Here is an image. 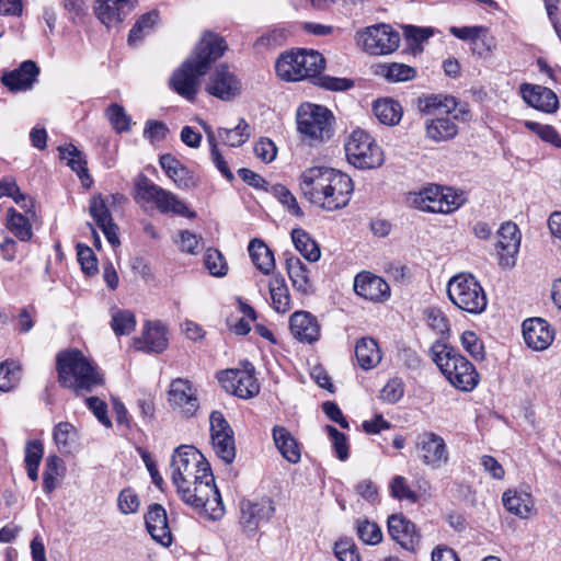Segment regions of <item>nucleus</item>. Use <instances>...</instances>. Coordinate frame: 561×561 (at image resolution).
Wrapping results in <instances>:
<instances>
[{
	"label": "nucleus",
	"instance_id": "64",
	"mask_svg": "<svg viewBox=\"0 0 561 561\" xmlns=\"http://www.w3.org/2000/svg\"><path fill=\"white\" fill-rule=\"evenodd\" d=\"M85 404L102 425L105 427L112 426V422L107 416V405L103 400L98 397H89L85 399Z\"/></svg>",
	"mask_w": 561,
	"mask_h": 561
},
{
	"label": "nucleus",
	"instance_id": "56",
	"mask_svg": "<svg viewBox=\"0 0 561 561\" xmlns=\"http://www.w3.org/2000/svg\"><path fill=\"white\" fill-rule=\"evenodd\" d=\"M274 193H275L277 199L279 201V203L284 207H286L288 213H290L291 215H294L296 217L304 216V211L299 207L296 197L291 194V192L287 187H285L284 185H276L274 187Z\"/></svg>",
	"mask_w": 561,
	"mask_h": 561
},
{
	"label": "nucleus",
	"instance_id": "49",
	"mask_svg": "<svg viewBox=\"0 0 561 561\" xmlns=\"http://www.w3.org/2000/svg\"><path fill=\"white\" fill-rule=\"evenodd\" d=\"M20 378L21 368L19 364L13 360L0 364V391H11L18 386Z\"/></svg>",
	"mask_w": 561,
	"mask_h": 561
},
{
	"label": "nucleus",
	"instance_id": "21",
	"mask_svg": "<svg viewBox=\"0 0 561 561\" xmlns=\"http://www.w3.org/2000/svg\"><path fill=\"white\" fill-rule=\"evenodd\" d=\"M388 533L390 537L403 549L414 552L421 542V535L416 526L402 514L388 517Z\"/></svg>",
	"mask_w": 561,
	"mask_h": 561
},
{
	"label": "nucleus",
	"instance_id": "6",
	"mask_svg": "<svg viewBox=\"0 0 561 561\" xmlns=\"http://www.w3.org/2000/svg\"><path fill=\"white\" fill-rule=\"evenodd\" d=\"M457 100L448 95H431L420 101V108L427 115L434 117L427 118L424 123L425 137L434 142L448 141L458 134V126L455 119Z\"/></svg>",
	"mask_w": 561,
	"mask_h": 561
},
{
	"label": "nucleus",
	"instance_id": "12",
	"mask_svg": "<svg viewBox=\"0 0 561 561\" xmlns=\"http://www.w3.org/2000/svg\"><path fill=\"white\" fill-rule=\"evenodd\" d=\"M415 203L428 213L449 214L465 203V197L450 187L430 186L419 193Z\"/></svg>",
	"mask_w": 561,
	"mask_h": 561
},
{
	"label": "nucleus",
	"instance_id": "50",
	"mask_svg": "<svg viewBox=\"0 0 561 561\" xmlns=\"http://www.w3.org/2000/svg\"><path fill=\"white\" fill-rule=\"evenodd\" d=\"M380 73L390 82L408 81L415 77L414 68L404 64H388L380 66Z\"/></svg>",
	"mask_w": 561,
	"mask_h": 561
},
{
	"label": "nucleus",
	"instance_id": "16",
	"mask_svg": "<svg viewBox=\"0 0 561 561\" xmlns=\"http://www.w3.org/2000/svg\"><path fill=\"white\" fill-rule=\"evenodd\" d=\"M353 191L352 179L347 174L335 170L331 184L321 196L318 206L328 211L342 209L348 205Z\"/></svg>",
	"mask_w": 561,
	"mask_h": 561
},
{
	"label": "nucleus",
	"instance_id": "9",
	"mask_svg": "<svg viewBox=\"0 0 561 561\" xmlns=\"http://www.w3.org/2000/svg\"><path fill=\"white\" fill-rule=\"evenodd\" d=\"M135 201L138 204H153L161 214H174L186 218L196 216V213L175 194L154 184L146 176L136 183Z\"/></svg>",
	"mask_w": 561,
	"mask_h": 561
},
{
	"label": "nucleus",
	"instance_id": "15",
	"mask_svg": "<svg viewBox=\"0 0 561 561\" xmlns=\"http://www.w3.org/2000/svg\"><path fill=\"white\" fill-rule=\"evenodd\" d=\"M416 450L422 463L433 470L440 469L449 462L447 444L434 432H424L417 437Z\"/></svg>",
	"mask_w": 561,
	"mask_h": 561
},
{
	"label": "nucleus",
	"instance_id": "47",
	"mask_svg": "<svg viewBox=\"0 0 561 561\" xmlns=\"http://www.w3.org/2000/svg\"><path fill=\"white\" fill-rule=\"evenodd\" d=\"M105 116L116 133L122 134L130 130L131 117L122 105L112 103L106 108Z\"/></svg>",
	"mask_w": 561,
	"mask_h": 561
},
{
	"label": "nucleus",
	"instance_id": "44",
	"mask_svg": "<svg viewBox=\"0 0 561 561\" xmlns=\"http://www.w3.org/2000/svg\"><path fill=\"white\" fill-rule=\"evenodd\" d=\"M5 227L22 242L30 241L33 237L28 218L18 213L13 207L8 209Z\"/></svg>",
	"mask_w": 561,
	"mask_h": 561
},
{
	"label": "nucleus",
	"instance_id": "17",
	"mask_svg": "<svg viewBox=\"0 0 561 561\" xmlns=\"http://www.w3.org/2000/svg\"><path fill=\"white\" fill-rule=\"evenodd\" d=\"M169 402L185 419L195 416L199 410L197 389L187 379L178 378L171 382Z\"/></svg>",
	"mask_w": 561,
	"mask_h": 561
},
{
	"label": "nucleus",
	"instance_id": "37",
	"mask_svg": "<svg viewBox=\"0 0 561 561\" xmlns=\"http://www.w3.org/2000/svg\"><path fill=\"white\" fill-rule=\"evenodd\" d=\"M355 356L358 365L365 370L374 368L381 360L379 346L371 337H362L356 342Z\"/></svg>",
	"mask_w": 561,
	"mask_h": 561
},
{
	"label": "nucleus",
	"instance_id": "62",
	"mask_svg": "<svg viewBox=\"0 0 561 561\" xmlns=\"http://www.w3.org/2000/svg\"><path fill=\"white\" fill-rule=\"evenodd\" d=\"M403 392V382L398 378H393L383 386L380 391V398L388 403H396L402 398Z\"/></svg>",
	"mask_w": 561,
	"mask_h": 561
},
{
	"label": "nucleus",
	"instance_id": "2",
	"mask_svg": "<svg viewBox=\"0 0 561 561\" xmlns=\"http://www.w3.org/2000/svg\"><path fill=\"white\" fill-rule=\"evenodd\" d=\"M324 66L325 60L320 53L299 48L280 54L275 62V71L279 79L288 82L310 79L331 91H346L353 88L354 83L350 79L322 76Z\"/></svg>",
	"mask_w": 561,
	"mask_h": 561
},
{
	"label": "nucleus",
	"instance_id": "55",
	"mask_svg": "<svg viewBox=\"0 0 561 561\" xmlns=\"http://www.w3.org/2000/svg\"><path fill=\"white\" fill-rule=\"evenodd\" d=\"M77 256L84 274L94 275L98 273V260L91 248L85 244L78 243Z\"/></svg>",
	"mask_w": 561,
	"mask_h": 561
},
{
	"label": "nucleus",
	"instance_id": "11",
	"mask_svg": "<svg viewBox=\"0 0 561 561\" xmlns=\"http://www.w3.org/2000/svg\"><path fill=\"white\" fill-rule=\"evenodd\" d=\"M357 42L370 55H388L398 49L400 34L389 24L380 23L358 32Z\"/></svg>",
	"mask_w": 561,
	"mask_h": 561
},
{
	"label": "nucleus",
	"instance_id": "61",
	"mask_svg": "<svg viewBox=\"0 0 561 561\" xmlns=\"http://www.w3.org/2000/svg\"><path fill=\"white\" fill-rule=\"evenodd\" d=\"M118 510L127 515L138 511L140 502L138 495L130 489L123 490L117 499Z\"/></svg>",
	"mask_w": 561,
	"mask_h": 561
},
{
	"label": "nucleus",
	"instance_id": "13",
	"mask_svg": "<svg viewBox=\"0 0 561 561\" xmlns=\"http://www.w3.org/2000/svg\"><path fill=\"white\" fill-rule=\"evenodd\" d=\"M210 440L215 455L226 465L236 458L234 433L220 411H213L209 415Z\"/></svg>",
	"mask_w": 561,
	"mask_h": 561
},
{
	"label": "nucleus",
	"instance_id": "39",
	"mask_svg": "<svg viewBox=\"0 0 561 561\" xmlns=\"http://www.w3.org/2000/svg\"><path fill=\"white\" fill-rule=\"evenodd\" d=\"M60 159L67 161V165L78 174L84 184L85 180H90L87 169L85 156L72 144L58 147Z\"/></svg>",
	"mask_w": 561,
	"mask_h": 561
},
{
	"label": "nucleus",
	"instance_id": "34",
	"mask_svg": "<svg viewBox=\"0 0 561 561\" xmlns=\"http://www.w3.org/2000/svg\"><path fill=\"white\" fill-rule=\"evenodd\" d=\"M160 165L178 187L186 190L195 186L196 182L190 170L172 154L161 156Z\"/></svg>",
	"mask_w": 561,
	"mask_h": 561
},
{
	"label": "nucleus",
	"instance_id": "24",
	"mask_svg": "<svg viewBox=\"0 0 561 561\" xmlns=\"http://www.w3.org/2000/svg\"><path fill=\"white\" fill-rule=\"evenodd\" d=\"M519 90L523 100L529 106L548 114L558 111L559 99L551 89L538 84L523 83Z\"/></svg>",
	"mask_w": 561,
	"mask_h": 561
},
{
	"label": "nucleus",
	"instance_id": "43",
	"mask_svg": "<svg viewBox=\"0 0 561 561\" xmlns=\"http://www.w3.org/2000/svg\"><path fill=\"white\" fill-rule=\"evenodd\" d=\"M158 13L156 11L142 14L129 31L127 42L130 46H138L142 39L149 35L158 23Z\"/></svg>",
	"mask_w": 561,
	"mask_h": 561
},
{
	"label": "nucleus",
	"instance_id": "53",
	"mask_svg": "<svg viewBox=\"0 0 561 561\" xmlns=\"http://www.w3.org/2000/svg\"><path fill=\"white\" fill-rule=\"evenodd\" d=\"M206 268L213 276L222 277L228 272V266L222 254L216 249H208L204 255Z\"/></svg>",
	"mask_w": 561,
	"mask_h": 561
},
{
	"label": "nucleus",
	"instance_id": "19",
	"mask_svg": "<svg viewBox=\"0 0 561 561\" xmlns=\"http://www.w3.org/2000/svg\"><path fill=\"white\" fill-rule=\"evenodd\" d=\"M240 524L247 533H255L261 524L267 523L275 514L274 501L261 497L257 501L243 500L240 503Z\"/></svg>",
	"mask_w": 561,
	"mask_h": 561
},
{
	"label": "nucleus",
	"instance_id": "51",
	"mask_svg": "<svg viewBox=\"0 0 561 561\" xmlns=\"http://www.w3.org/2000/svg\"><path fill=\"white\" fill-rule=\"evenodd\" d=\"M356 533L358 538L367 545H377L382 540L381 528L368 519H358L356 522Z\"/></svg>",
	"mask_w": 561,
	"mask_h": 561
},
{
	"label": "nucleus",
	"instance_id": "14",
	"mask_svg": "<svg viewBox=\"0 0 561 561\" xmlns=\"http://www.w3.org/2000/svg\"><path fill=\"white\" fill-rule=\"evenodd\" d=\"M218 381L222 388L241 399L255 397L260 391L259 382L254 376V368L248 364L243 369H226L218 374Z\"/></svg>",
	"mask_w": 561,
	"mask_h": 561
},
{
	"label": "nucleus",
	"instance_id": "29",
	"mask_svg": "<svg viewBox=\"0 0 561 561\" xmlns=\"http://www.w3.org/2000/svg\"><path fill=\"white\" fill-rule=\"evenodd\" d=\"M89 211L91 217L102 230L105 238L112 245L119 244L117 236V226L114 224L112 215L108 210L106 201L102 195H95L90 199Z\"/></svg>",
	"mask_w": 561,
	"mask_h": 561
},
{
	"label": "nucleus",
	"instance_id": "52",
	"mask_svg": "<svg viewBox=\"0 0 561 561\" xmlns=\"http://www.w3.org/2000/svg\"><path fill=\"white\" fill-rule=\"evenodd\" d=\"M525 127L537 134L543 141L549 142L557 148H561V136L553 126L526 121Z\"/></svg>",
	"mask_w": 561,
	"mask_h": 561
},
{
	"label": "nucleus",
	"instance_id": "33",
	"mask_svg": "<svg viewBox=\"0 0 561 561\" xmlns=\"http://www.w3.org/2000/svg\"><path fill=\"white\" fill-rule=\"evenodd\" d=\"M505 510L522 519L528 518L535 503L530 493L516 489L506 490L502 495Z\"/></svg>",
	"mask_w": 561,
	"mask_h": 561
},
{
	"label": "nucleus",
	"instance_id": "41",
	"mask_svg": "<svg viewBox=\"0 0 561 561\" xmlns=\"http://www.w3.org/2000/svg\"><path fill=\"white\" fill-rule=\"evenodd\" d=\"M271 305L278 313H286L291 309L289 289L283 277H273L270 280Z\"/></svg>",
	"mask_w": 561,
	"mask_h": 561
},
{
	"label": "nucleus",
	"instance_id": "35",
	"mask_svg": "<svg viewBox=\"0 0 561 561\" xmlns=\"http://www.w3.org/2000/svg\"><path fill=\"white\" fill-rule=\"evenodd\" d=\"M286 270L293 287L302 295L312 293V283L310 279V271L306 264L297 256L286 259Z\"/></svg>",
	"mask_w": 561,
	"mask_h": 561
},
{
	"label": "nucleus",
	"instance_id": "42",
	"mask_svg": "<svg viewBox=\"0 0 561 561\" xmlns=\"http://www.w3.org/2000/svg\"><path fill=\"white\" fill-rule=\"evenodd\" d=\"M373 111L380 123L389 126L397 125L402 117L400 103L391 99L376 101Z\"/></svg>",
	"mask_w": 561,
	"mask_h": 561
},
{
	"label": "nucleus",
	"instance_id": "18",
	"mask_svg": "<svg viewBox=\"0 0 561 561\" xmlns=\"http://www.w3.org/2000/svg\"><path fill=\"white\" fill-rule=\"evenodd\" d=\"M335 169L327 167H312L300 175L299 187L301 194L313 205L320 203L321 196L331 184Z\"/></svg>",
	"mask_w": 561,
	"mask_h": 561
},
{
	"label": "nucleus",
	"instance_id": "30",
	"mask_svg": "<svg viewBox=\"0 0 561 561\" xmlns=\"http://www.w3.org/2000/svg\"><path fill=\"white\" fill-rule=\"evenodd\" d=\"M38 73L37 65L32 60H25L19 68L5 72L1 81L10 91H25L32 88Z\"/></svg>",
	"mask_w": 561,
	"mask_h": 561
},
{
	"label": "nucleus",
	"instance_id": "1",
	"mask_svg": "<svg viewBox=\"0 0 561 561\" xmlns=\"http://www.w3.org/2000/svg\"><path fill=\"white\" fill-rule=\"evenodd\" d=\"M171 479L181 500L198 514L216 520L225 507L208 461L193 446L182 445L171 459Z\"/></svg>",
	"mask_w": 561,
	"mask_h": 561
},
{
	"label": "nucleus",
	"instance_id": "38",
	"mask_svg": "<svg viewBox=\"0 0 561 561\" xmlns=\"http://www.w3.org/2000/svg\"><path fill=\"white\" fill-rule=\"evenodd\" d=\"M291 240L296 250L309 262H318L321 250L318 242L302 228L291 230Z\"/></svg>",
	"mask_w": 561,
	"mask_h": 561
},
{
	"label": "nucleus",
	"instance_id": "3",
	"mask_svg": "<svg viewBox=\"0 0 561 561\" xmlns=\"http://www.w3.org/2000/svg\"><path fill=\"white\" fill-rule=\"evenodd\" d=\"M227 49L225 39L216 34L206 33L195 48L193 57L185 60L170 78V87L185 100L196 99L201 78L210 65L220 58Z\"/></svg>",
	"mask_w": 561,
	"mask_h": 561
},
{
	"label": "nucleus",
	"instance_id": "27",
	"mask_svg": "<svg viewBox=\"0 0 561 561\" xmlns=\"http://www.w3.org/2000/svg\"><path fill=\"white\" fill-rule=\"evenodd\" d=\"M355 293L366 300L381 302L390 297V287L385 279L369 272H362L354 279Z\"/></svg>",
	"mask_w": 561,
	"mask_h": 561
},
{
	"label": "nucleus",
	"instance_id": "54",
	"mask_svg": "<svg viewBox=\"0 0 561 561\" xmlns=\"http://www.w3.org/2000/svg\"><path fill=\"white\" fill-rule=\"evenodd\" d=\"M324 430L328 433V435L332 442V446H333L336 457L341 461L347 460L350 453H348V444H347L346 436L343 433L339 432L332 425H325Z\"/></svg>",
	"mask_w": 561,
	"mask_h": 561
},
{
	"label": "nucleus",
	"instance_id": "58",
	"mask_svg": "<svg viewBox=\"0 0 561 561\" xmlns=\"http://www.w3.org/2000/svg\"><path fill=\"white\" fill-rule=\"evenodd\" d=\"M390 493L398 500L415 502L417 499L416 494L410 489L407 479L402 476L392 478L390 482Z\"/></svg>",
	"mask_w": 561,
	"mask_h": 561
},
{
	"label": "nucleus",
	"instance_id": "5",
	"mask_svg": "<svg viewBox=\"0 0 561 561\" xmlns=\"http://www.w3.org/2000/svg\"><path fill=\"white\" fill-rule=\"evenodd\" d=\"M430 352L433 362L453 387L470 392L478 386L480 378L476 367L456 348L435 342Z\"/></svg>",
	"mask_w": 561,
	"mask_h": 561
},
{
	"label": "nucleus",
	"instance_id": "8",
	"mask_svg": "<svg viewBox=\"0 0 561 561\" xmlns=\"http://www.w3.org/2000/svg\"><path fill=\"white\" fill-rule=\"evenodd\" d=\"M297 129L304 138L322 142L333 135L335 118L330 110L313 103H302L296 113Z\"/></svg>",
	"mask_w": 561,
	"mask_h": 561
},
{
	"label": "nucleus",
	"instance_id": "4",
	"mask_svg": "<svg viewBox=\"0 0 561 561\" xmlns=\"http://www.w3.org/2000/svg\"><path fill=\"white\" fill-rule=\"evenodd\" d=\"M56 370L59 383L76 393L89 392L103 383L102 374L95 363L76 348L57 354Z\"/></svg>",
	"mask_w": 561,
	"mask_h": 561
},
{
	"label": "nucleus",
	"instance_id": "36",
	"mask_svg": "<svg viewBox=\"0 0 561 561\" xmlns=\"http://www.w3.org/2000/svg\"><path fill=\"white\" fill-rule=\"evenodd\" d=\"M248 251L253 264L263 274L268 275L275 268V259L273 251L261 239H252Z\"/></svg>",
	"mask_w": 561,
	"mask_h": 561
},
{
	"label": "nucleus",
	"instance_id": "7",
	"mask_svg": "<svg viewBox=\"0 0 561 561\" xmlns=\"http://www.w3.org/2000/svg\"><path fill=\"white\" fill-rule=\"evenodd\" d=\"M449 300L460 310L479 314L488 306L486 294L478 279L469 273L453 276L447 284Z\"/></svg>",
	"mask_w": 561,
	"mask_h": 561
},
{
	"label": "nucleus",
	"instance_id": "59",
	"mask_svg": "<svg viewBox=\"0 0 561 561\" xmlns=\"http://www.w3.org/2000/svg\"><path fill=\"white\" fill-rule=\"evenodd\" d=\"M460 340H461V344H462L463 348L474 359H483L484 358L483 344L473 331H465L461 334Z\"/></svg>",
	"mask_w": 561,
	"mask_h": 561
},
{
	"label": "nucleus",
	"instance_id": "45",
	"mask_svg": "<svg viewBox=\"0 0 561 561\" xmlns=\"http://www.w3.org/2000/svg\"><path fill=\"white\" fill-rule=\"evenodd\" d=\"M251 136V128L244 118H240L233 128H219L218 138L229 147H240Z\"/></svg>",
	"mask_w": 561,
	"mask_h": 561
},
{
	"label": "nucleus",
	"instance_id": "25",
	"mask_svg": "<svg viewBox=\"0 0 561 561\" xmlns=\"http://www.w3.org/2000/svg\"><path fill=\"white\" fill-rule=\"evenodd\" d=\"M95 14L106 27L118 26L131 13L137 0H96Z\"/></svg>",
	"mask_w": 561,
	"mask_h": 561
},
{
	"label": "nucleus",
	"instance_id": "20",
	"mask_svg": "<svg viewBox=\"0 0 561 561\" xmlns=\"http://www.w3.org/2000/svg\"><path fill=\"white\" fill-rule=\"evenodd\" d=\"M205 90L219 100L230 101L240 94L241 82L227 65L221 64L209 75Z\"/></svg>",
	"mask_w": 561,
	"mask_h": 561
},
{
	"label": "nucleus",
	"instance_id": "63",
	"mask_svg": "<svg viewBox=\"0 0 561 561\" xmlns=\"http://www.w3.org/2000/svg\"><path fill=\"white\" fill-rule=\"evenodd\" d=\"M169 129L167 125L160 121L149 119L146 122L144 128V137L151 144L163 140L167 137Z\"/></svg>",
	"mask_w": 561,
	"mask_h": 561
},
{
	"label": "nucleus",
	"instance_id": "10",
	"mask_svg": "<svg viewBox=\"0 0 561 561\" xmlns=\"http://www.w3.org/2000/svg\"><path fill=\"white\" fill-rule=\"evenodd\" d=\"M344 148L347 161L357 169H376L385 161L381 147L371 135L360 128L350 134Z\"/></svg>",
	"mask_w": 561,
	"mask_h": 561
},
{
	"label": "nucleus",
	"instance_id": "60",
	"mask_svg": "<svg viewBox=\"0 0 561 561\" xmlns=\"http://www.w3.org/2000/svg\"><path fill=\"white\" fill-rule=\"evenodd\" d=\"M484 31L483 26H450L449 33L455 37L462 41H470L472 43V50L476 53L479 45V36Z\"/></svg>",
	"mask_w": 561,
	"mask_h": 561
},
{
	"label": "nucleus",
	"instance_id": "57",
	"mask_svg": "<svg viewBox=\"0 0 561 561\" xmlns=\"http://www.w3.org/2000/svg\"><path fill=\"white\" fill-rule=\"evenodd\" d=\"M334 554L339 561H360V557L352 539H340L335 542Z\"/></svg>",
	"mask_w": 561,
	"mask_h": 561
},
{
	"label": "nucleus",
	"instance_id": "23",
	"mask_svg": "<svg viewBox=\"0 0 561 561\" xmlns=\"http://www.w3.org/2000/svg\"><path fill=\"white\" fill-rule=\"evenodd\" d=\"M145 523L151 538L163 547L172 543V533L165 508L158 503L151 504L145 515Z\"/></svg>",
	"mask_w": 561,
	"mask_h": 561
},
{
	"label": "nucleus",
	"instance_id": "32",
	"mask_svg": "<svg viewBox=\"0 0 561 561\" xmlns=\"http://www.w3.org/2000/svg\"><path fill=\"white\" fill-rule=\"evenodd\" d=\"M272 436L276 448L288 462L295 465L300 461L301 446L285 426H274Z\"/></svg>",
	"mask_w": 561,
	"mask_h": 561
},
{
	"label": "nucleus",
	"instance_id": "26",
	"mask_svg": "<svg viewBox=\"0 0 561 561\" xmlns=\"http://www.w3.org/2000/svg\"><path fill=\"white\" fill-rule=\"evenodd\" d=\"M523 336L530 348L543 351L553 342L554 331L545 319L530 318L523 322Z\"/></svg>",
	"mask_w": 561,
	"mask_h": 561
},
{
	"label": "nucleus",
	"instance_id": "31",
	"mask_svg": "<svg viewBox=\"0 0 561 561\" xmlns=\"http://www.w3.org/2000/svg\"><path fill=\"white\" fill-rule=\"evenodd\" d=\"M137 348L147 353H161L168 346L167 329L161 322H147Z\"/></svg>",
	"mask_w": 561,
	"mask_h": 561
},
{
	"label": "nucleus",
	"instance_id": "48",
	"mask_svg": "<svg viewBox=\"0 0 561 561\" xmlns=\"http://www.w3.org/2000/svg\"><path fill=\"white\" fill-rule=\"evenodd\" d=\"M111 327L116 335H127L135 330V314L129 310L113 309Z\"/></svg>",
	"mask_w": 561,
	"mask_h": 561
},
{
	"label": "nucleus",
	"instance_id": "40",
	"mask_svg": "<svg viewBox=\"0 0 561 561\" xmlns=\"http://www.w3.org/2000/svg\"><path fill=\"white\" fill-rule=\"evenodd\" d=\"M53 439L61 454H70L78 440V431L70 422H59L53 428Z\"/></svg>",
	"mask_w": 561,
	"mask_h": 561
},
{
	"label": "nucleus",
	"instance_id": "22",
	"mask_svg": "<svg viewBox=\"0 0 561 561\" xmlns=\"http://www.w3.org/2000/svg\"><path fill=\"white\" fill-rule=\"evenodd\" d=\"M520 247V234L516 224L505 222L497 231L496 249L500 264L511 267L515 264Z\"/></svg>",
	"mask_w": 561,
	"mask_h": 561
},
{
	"label": "nucleus",
	"instance_id": "46",
	"mask_svg": "<svg viewBox=\"0 0 561 561\" xmlns=\"http://www.w3.org/2000/svg\"><path fill=\"white\" fill-rule=\"evenodd\" d=\"M64 461L57 455H49L43 473V491L50 494L57 488V479L64 474Z\"/></svg>",
	"mask_w": 561,
	"mask_h": 561
},
{
	"label": "nucleus",
	"instance_id": "28",
	"mask_svg": "<svg viewBox=\"0 0 561 561\" xmlns=\"http://www.w3.org/2000/svg\"><path fill=\"white\" fill-rule=\"evenodd\" d=\"M289 330L301 343L313 344L320 339L321 325L309 311H296L289 318Z\"/></svg>",
	"mask_w": 561,
	"mask_h": 561
}]
</instances>
